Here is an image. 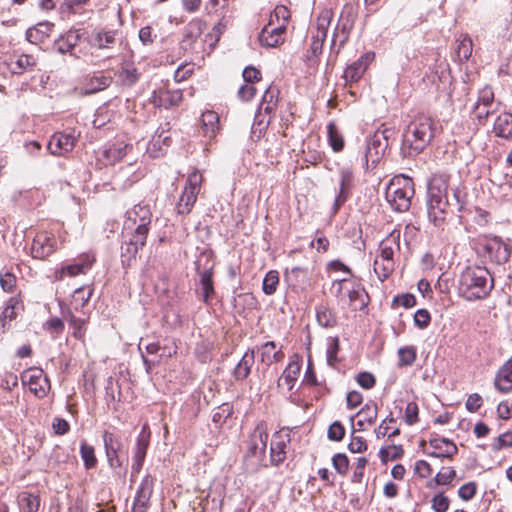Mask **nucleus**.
<instances>
[{
    "mask_svg": "<svg viewBox=\"0 0 512 512\" xmlns=\"http://www.w3.org/2000/svg\"><path fill=\"white\" fill-rule=\"evenodd\" d=\"M451 176L445 172H436L427 182L426 209L428 219L436 227L445 224L451 203L448 199V190L451 189L453 199L458 211H462L465 205L466 194L459 185L451 186Z\"/></svg>",
    "mask_w": 512,
    "mask_h": 512,
    "instance_id": "obj_1",
    "label": "nucleus"
},
{
    "mask_svg": "<svg viewBox=\"0 0 512 512\" xmlns=\"http://www.w3.org/2000/svg\"><path fill=\"white\" fill-rule=\"evenodd\" d=\"M434 121L421 115L412 120L402 135L401 154L413 157L421 153L434 137Z\"/></svg>",
    "mask_w": 512,
    "mask_h": 512,
    "instance_id": "obj_2",
    "label": "nucleus"
},
{
    "mask_svg": "<svg viewBox=\"0 0 512 512\" xmlns=\"http://www.w3.org/2000/svg\"><path fill=\"white\" fill-rule=\"evenodd\" d=\"M494 288V279L486 267H467L459 280V294L467 301L487 298Z\"/></svg>",
    "mask_w": 512,
    "mask_h": 512,
    "instance_id": "obj_3",
    "label": "nucleus"
},
{
    "mask_svg": "<svg viewBox=\"0 0 512 512\" xmlns=\"http://www.w3.org/2000/svg\"><path fill=\"white\" fill-rule=\"evenodd\" d=\"M414 194L413 180L408 176L399 175L390 180L385 197L393 210L405 212L410 208Z\"/></svg>",
    "mask_w": 512,
    "mask_h": 512,
    "instance_id": "obj_4",
    "label": "nucleus"
},
{
    "mask_svg": "<svg viewBox=\"0 0 512 512\" xmlns=\"http://www.w3.org/2000/svg\"><path fill=\"white\" fill-rule=\"evenodd\" d=\"M214 261L211 252H203L196 261V271L199 276L196 292L206 304L215 296L213 281Z\"/></svg>",
    "mask_w": 512,
    "mask_h": 512,
    "instance_id": "obj_5",
    "label": "nucleus"
},
{
    "mask_svg": "<svg viewBox=\"0 0 512 512\" xmlns=\"http://www.w3.org/2000/svg\"><path fill=\"white\" fill-rule=\"evenodd\" d=\"M395 129L381 125L373 135L367 139L365 161L375 166L384 156L389 147V140L395 137Z\"/></svg>",
    "mask_w": 512,
    "mask_h": 512,
    "instance_id": "obj_6",
    "label": "nucleus"
},
{
    "mask_svg": "<svg viewBox=\"0 0 512 512\" xmlns=\"http://www.w3.org/2000/svg\"><path fill=\"white\" fill-rule=\"evenodd\" d=\"M333 287H337L336 295L343 299L345 296L349 299V304L353 310H363L369 302V296L362 284L342 278L334 281Z\"/></svg>",
    "mask_w": 512,
    "mask_h": 512,
    "instance_id": "obj_7",
    "label": "nucleus"
},
{
    "mask_svg": "<svg viewBox=\"0 0 512 512\" xmlns=\"http://www.w3.org/2000/svg\"><path fill=\"white\" fill-rule=\"evenodd\" d=\"M202 184V175L198 171L192 172L186 181L184 190L176 204V211L180 215H187L191 212Z\"/></svg>",
    "mask_w": 512,
    "mask_h": 512,
    "instance_id": "obj_8",
    "label": "nucleus"
},
{
    "mask_svg": "<svg viewBox=\"0 0 512 512\" xmlns=\"http://www.w3.org/2000/svg\"><path fill=\"white\" fill-rule=\"evenodd\" d=\"M206 27L203 20L195 18L191 20L184 28L183 38L180 42V48L184 52L200 53L204 47V41L201 36Z\"/></svg>",
    "mask_w": 512,
    "mask_h": 512,
    "instance_id": "obj_9",
    "label": "nucleus"
},
{
    "mask_svg": "<svg viewBox=\"0 0 512 512\" xmlns=\"http://www.w3.org/2000/svg\"><path fill=\"white\" fill-rule=\"evenodd\" d=\"M355 18L356 11L354 7L348 4L345 5L332 36V47H335L338 44L337 53L348 41L350 31L355 23Z\"/></svg>",
    "mask_w": 512,
    "mask_h": 512,
    "instance_id": "obj_10",
    "label": "nucleus"
},
{
    "mask_svg": "<svg viewBox=\"0 0 512 512\" xmlns=\"http://www.w3.org/2000/svg\"><path fill=\"white\" fill-rule=\"evenodd\" d=\"M355 187V177L353 169L342 167L339 169V190L335 196L332 206V214L335 215L345 202L351 197L352 190Z\"/></svg>",
    "mask_w": 512,
    "mask_h": 512,
    "instance_id": "obj_11",
    "label": "nucleus"
},
{
    "mask_svg": "<svg viewBox=\"0 0 512 512\" xmlns=\"http://www.w3.org/2000/svg\"><path fill=\"white\" fill-rule=\"evenodd\" d=\"M23 384L38 398H44L50 390V381L41 368L32 367L21 374Z\"/></svg>",
    "mask_w": 512,
    "mask_h": 512,
    "instance_id": "obj_12",
    "label": "nucleus"
},
{
    "mask_svg": "<svg viewBox=\"0 0 512 512\" xmlns=\"http://www.w3.org/2000/svg\"><path fill=\"white\" fill-rule=\"evenodd\" d=\"M268 437L266 423H258L249 437L247 455L262 461L266 454Z\"/></svg>",
    "mask_w": 512,
    "mask_h": 512,
    "instance_id": "obj_13",
    "label": "nucleus"
},
{
    "mask_svg": "<svg viewBox=\"0 0 512 512\" xmlns=\"http://www.w3.org/2000/svg\"><path fill=\"white\" fill-rule=\"evenodd\" d=\"M483 249L490 259L497 264L508 262L511 256V247L499 236L487 238Z\"/></svg>",
    "mask_w": 512,
    "mask_h": 512,
    "instance_id": "obj_14",
    "label": "nucleus"
},
{
    "mask_svg": "<svg viewBox=\"0 0 512 512\" xmlns=\"http://www.w3.org/2000/svg\"><path fill=\"white\" fill-rule=\"evenodd\" d=\"M290 431L281 429L273 434L270 445L271 464L278 466L286 459V448L290 443Z\"/></svg>",
    "mask_w": 512,
    "mask_h": 512,
    "instance_id": "obj_15",
    "label": "nucleus"
},
{
    "mask_svg": "<svg viewBox=\"0 0 512 512\" xmlns=\"http://www.w3.org/2000/svg\"><path fill=\"white\" fill-rule=\"evenodd\" d=\"M76 141L77 139L72 133L55 132L51 136L47 148L55 156H64L74 149Z\"/></svg>",
    "mask_w": 512,
    "mask_h": 512,
    "instance_id": "obj_16",
    "label": "nucleus"
},
{
    "mask_svg": "<svg viewBox=\"0 0 512 512\" xmlns=\"http://www.w3.org/2000/svg\"><path fill=\"white\" fill-rule=\"evenodd\" d=\"M94 261L95 258L93 256H90L88 254L82 255L77 260H75L74 263L66 265L59 270H56L55 278L57 280H62L65 277V275L73 277L82 273H86V271L92 267Z\"/></svg>",
    "mask_w": 512,
    "mask_h": 512,
    "instance_id": "obj_17",
    "label": "nucleus"
},
{
    "mask_svg": "<svg viewBox=\"0 0 512 512\" xmlns=\"http://www.w3.org/2000/svg\"><path fill=\"white\" fill-rule=\"evenodd\" d=\"M55 239L47 233H38L31 245V254L34 258L45 259L51 255L55 248Z\"/></svg>",
    "mask_w": 512,
    "mask_h": 512,
    "instance_id": "obj_18",
    "label": "nucleus"
},
{
    "mask_svg": "<svg viewBox=\"0 0 512 512\" xmlns=\"http://www.w3.org/2000/svg\"><path fill=\"white\" fill-rule=\"evenodd\" d=\"M272 26L268 24L260 32L259 41L262 46L273 48L284 42L285 27L283 25Z\"/></svg>",
    "mask_w": 512,
    "mask_h": 512,
    "instance_id": "obj_19",
    "label": "nucleus"
},
{
    "mask_svg": "<svg viewBox=\"0 0 512 512\" xmlns=\"http://www.w3.org/2000/svg\"><path fill=\"white\" fill-rule=\"evenodd\" d=\"M374 59L373 53H365L357 61L349 65L344 71V78L347 82H357L365 73L368 65Z\"/></svg>",
    "mask_w": 512,
    "mask_h": 512,
    "instance_id": "obj_20",
    "label": "nucleus"
},
{
    "mask_svg": "<svg viewBox=\"0 0 512 512\" xmlns=\"http://www.w3.org/2000/svg\"><path fill=\"white\" fill-rule=\"evenodd\" d=\"M23 309V304L17 297H11L7 301L4 310L0 314V328L3 333L10 328V322L16 319Z\"/></svg>",
    "mask_w": 512,
    "mask_h": 512,
    "instance_id": "obj_21",
    "label": "nucleus"
},
{
    "mask_svg": "<svg viewBox=\"0 0 512 512\" xmlns=\"http://www.w3.org/2000/svg\"><path fill=\"white\" fill-rule=\"evenodd\" d=\"M153 98L155 105L168 109L181 103L182 91L180 89H160L158 92H154Z\"/></svg>",
    "mask_w": 512,
    "mask_h": 512,
    "instance_id": "obj_22",
    "label": "nucleus"
},
{
    "mask_svg": "<svg viewBox=\"0 0 512 512\" xmlns=\"http://www.w3.org/2000/svg\"><path fill=\"white\" fill-rule=\"evenodd\" d=\"M494 385L502 393L512 391V358L504 363L496 374Z\"/></svg>",
    "mask_w": 512,
    "mask_h": 512,
    "instance_id": "obj_23",
    "label": "nucleus"
},
{
    "mask_svg": "<svg viewBox=\"0 0 512 512\" xmlns=\"http://www.w3.org/2000/svg\"><path fill=\"white\" fill-rule=\"evenodd\" d=\"M255 363V351L254 349L247 350L240 361L237 363L236 367L233 371V376L236 381H243L246 379L250 372L251 368Z\"/></svg>",
    "mask_w": 512,
    "mask_h": 512,
    "instance_id": "obj_24",
    "label": "nucleus"
},
{
    "mask_svg": "<svg viewBox=\"0 0 512 512\" xmlns=\"http://www.w3.org/2000/svg\"><path fill=\"white\" fill-rule=\"evenodd\" d=\"M128 221L132 222L136 227L138 224H144L149 227L152 219V213L148 205H135L131 210L127 211Z\"/></svg>",
    "mask_w": 512,
    "mask_h": 512,
    "instance_id": "obj_25",
    "label": "nucleus"
},
{
    "mask_svg": "<svg viewBox=\"0 0 512 512\" xmlns=\"http://www.w3.org/2000/svg\"><path fill=\"white\" fill-rule=\"evenodd\" d=\"M283 358L284 353L281 349L276 350L274 341H268L260 348V361L268 366L274 362H280Z\"/></svg>",
    "mask_w": 512,
    "mask_h": 512,
    "instance_id": "obj_26",
    "label": "nucleus"
},
{
    "mask_svg": "<svg viewBox=\"0 0 512 512\" xmlns=\"http://www.w3.org/2000/svg\"><path fill=\"white\" fill-rule=\"evenodd\" d=\"M300 369L301 367L298 361H290L283 374L278 379V386H286L289 391L292 390L299 376Z\"/></svg>",
    "mask_w": 512,
    "mask_h": 512,
    "instance_id": "obj_27",
    "label": "nucleus"
},
{
    "mask_svg": "<svg viewBox=\"0 0 512 512\" xmlns=\"http://www.w3.org/2000/svg\"><path fill=\"white\" fill-rule=\"evenodd\" d=\"M493 131L498 137L510 138L512 136V114L506 112L500 114L494 122Z\"/></svg>",
    "mask_w": 512,
    "mask_h": 512,
    "instance_id": "obj_28",
    "label": "nucleus"
},
{
    "mask_svg": "<svg viewBox=\"0 0 512 512\" xmlns=\"http://www.w3.org/2000/svg\"><path fill=\"white\" fill-rule=\"evenodd\" d=\"M201 122L203 132L209 138L214 137L220 129L219 116L214 111L207 110L204 113H202Z\"/></svg>",
    "mask_w": 512,
    "mask_h": 512,
    "instance_id": "obj_29",
    "label": "nucleus"
},
{
    "mask_svg": "<svg viewBox=\"0 0 512 512\" xmlns=\"http://www.w3.org/2000/svg\"><path fill=\"white\" fill-rule=\"evenodd\" d=\"M131 149L132 146L119 142L104 150L103 158L106 160L108 164L113 165L116 162L120 161L124 156H126L128 150Z\"/></svg>",
    "mask_w": 512,
    "mask_h": 512,
    "instance_id": "obj_30",
    "label": "nucleus"
},
{
    "mask_svg": "<svg viewBox=\"0 0 512 512\" xmlns=\"http://www.w3.org/2000/svg\"><path fill=\"white\" fill-rule=\"evenodd\" d=\"M429 444L435 450L441 449L442 448V444L451 447V451H445L443 453H438V452L427 453L429 456L435 457V458H451L458 451L457 446L451 440H449L447 438L434 437V438H431L429 440Z\"/></svg>",
    "mask_w": 512,
    "mask_h": 512,
    "instance_id": "obj_31",
    "label": "nucleus"
},
{
    "mask_svg": "<svg viewBox=\"0 0 512 512\" xmlns=\"http://www.w3.org/2000/svg\"><path fill=\"white\" fill-rule=\"evenodd\" d=\"M37 64V60L33 55L22 54L17 60L11 63V71L14 74H23L26 71H32Z\"/></svg>",
    "mask_w": 512,
    "mask_h": 512,
    "instance_id": "obj_32",
    "label": "nucleus"
},
{
    "mask_svg": "<svg viewBox=\"0 0 512 512\" xmlns=\"http://www.w3.org/2000/svg\"><path fill=\"white\" fill-rule=\"evenodd\" d=\"M149 442L150 432L148 430V426L144 425L136 441L133 459L145 460Z\"/></svg>",
    "mask_w": 512,
    "mask_h": 512,
    "instance_id": "obj_33",
    "label": "nucleus"
},
{
    "mask_svg": "<svg viewBox=\"0 0 512 512\" xmlns=\"http://www.w3.org/2000/svg\"><path fill=\"white\" fill-rule=\"evenodd\" d=\"M112 78L103 74L92 76L86 83V93L92 94L102 91L110 86Z\"/></svg>",
    "mask_w": 512,
    "mask_h": 512,
    "instance_id": "obj_34",
    "label": "nucleus"
},
{
    "mask_svg": "<svg viewBox=\"0 0 512 512\" xmlns=\"http://www.w3.org/2000/svg\"><path fill=\"white\" fill-rule=\"evenodd\" d=\"M286 281L293 286H301L308 281V270L303 267H292L285 272Z\"/></svg>",
    "mask_w": 512,
    "mask_h": 512,
    "instance_id": "obj_35",
    "label": "nucleus"
},
{
    "mask_svg": "<svg viewBox=\"0 0 512 512\" xmlns=\"http://www.w3.org/2000/svg\"><path fill=\"white\" fill-rule=\"evenodd\" d=\"M278 96H279L278 88H276L274 86H269L265 90L264 95L262 97L260 109L264 110L266 113H271L277 105Z\"/></svg>",
    "mask_w": 512,
    "mask_h": 512,
    "instance_id": "obj_36",
    "label": "nucleus"
},
{
    "mask_svg": "<svg viewBox=\"0 0 512 512\" xmlns=\"http://www.w3.org/2000/svg\"><path fill=\"white\" fill-rule=\"evenodd\" d=\"M115 35V31L97 32L89 41V44L91 47H96L98 49L109 48L116 40Z\"/></svg>",
    "mask_w": 512,
    "mask_h": 512,
    "instance_id": "obj_37",
    "label": "nucleus"
},
{
    "mask_svg": "<svg viewBox=\"0 0 512 512\" xmlns=\"http://www.w3.org/2000/svg\"><path fill=\"white\" fill-rule=\"evenodd\" d=\"M140 75L141 74L135 67L132 65H126L121 68L118 77L122 85L132 87L139 81Z\"/></svg>",
    "mask_w": 512,
    "mask_h": 512,
    "instance_id": "obj_38",
    "label": "nucleus"
},
{
    "mask_svg": "<svg viewBox=\"0 0 512 512\" xmlns=\"http://www.w3.org/2000/svg\"><path fill=\"white\" fill-rule=\"evenodd\" d=\"M327 131H328V140L329 143L335 152H340L344 148V139L340 131L338 130L335 123L330 122L327 125Z\"/></svg>",
    "mask_w": 512,
    "mask_h": 512,
    "instance_id": "obj_39",
    "label": "nucleus"
},
{
    "mask_svg": "<svg viewBox=\"0 0 512 512\" xmlns=\"http://www.w3.org/2000/svg\"><path fill=\"white\" fill-rule=\"evenodd\" d=\"M80 455L86 469H93L97 465V458L95 456V449L93 446L87 444L85 440L80 445Z\"/></svg>",
    "mask_w": 512,
    "mask_h": 512,
    "instance_id": "obj_40",
    "label": "nucleus"
},
{
    "mask_svg": "<svg viewBox=\"0 0 512 512\" xmlns=\"http://www.w3.org/2000/svg\"><path fill=\"white\" fill-rule=\"evenodd\" d=\"M398 356L399 367L412 366L417 358L416 348L414 346L401 347L398 350Z\"/></svg>",
    "mask_w": 512,
    "mask_h": 512,
    "instance_id": "obj_41",
    "label": "nucleus"
},
{
    "mask_svg": "<svg viewBox=\"0 0 512 512\" xmlns=\"http://www.w3.org/2000/svg\"><path fill=\"white\" fill-rule=\"evenodd\" d=\"M404 450L401 445H389L382 447L379 451V457L382 463H387L389 460H397L402 458Z\"/></svg>",
    "mask_w": 512,
    "mask_h": 512,
    "instance_id": "obj_42",
    "label": "nucleus"
},
{
    "mask_svg": "<svg viewBox=\"0 0 512 512\" xmlns=\"http://www.w3.org/2000/svg\"><path fill=\"white\" fill-rule=\"evenodd\" d=\"M374 272L377 274L380 281L386 280L394 271L395 263L386 262L385 260L376 258L374 261Z\"/></svg>",
    "mask_w": 512,
    "mask_h": 512,
    "instance_id": "obj_43",
    "label": "nucleus"
},
{
    "mask_svg": "<svg viewBox=\"0 0 512 512\" xmlns=\"http://www.w3.org/2000/svg\"><path fill=\"white\" fill-rule=\"evenodd\" d=\"M316 319L322 327H334L336 325V317L334 313L325 306L317 308Z\"/></svg>",
    "mask_w": 512,
    "mask_h": 512,
    "instance_id": "obj_44",
    "label": "nucleus"
},
{
    "mask_svg": "<svg viewBox=\"0 0 512 512\" xmlns=\"http://www.w3.org/2000/svg\"><path fill=\"white\" fill-rule=\"evenodd\" d=\"M54 27L53 23L43 22L38 23L36 27L27 31V37L29 40L35 38L36 40H43L44 37H48Z\"/></svg>",
    "mask_w": 512,
    "mask_h": 512,
    "instance_id": "obj_45",
    "label": "nucleus"
},
{
    "mask_svg": "<svg viewBox=\"0 0 512 512\" xmlns=\"http://www.w3.org/2000/svg\"><path fill=\"white\" fill-rule=\"evenodd\" d=\"M169 130V123L161 125L160 128L156 131V134L153 136L148 149L150 150L151 147L155 148L156 146H158L159 150H161V143L164 144L165 146H169L170 136L167 134Z\"/></svg>",
    "mask_w": 512,
    "mask_h": 512,
    "instance_id": "obj_46",
    "label": "nucleus"
},
{
    "mask_svg": "<svg viewBox=\"0 0 512 512\" xmlns=\"http://www.w3.org/2000/svg\"><path fill=\"white\" fill-rule=\"evenodd\" d=\"M378 415V406L374 401H369L364 407L357 413L359 418L366 421L368 425L375 423Z\"/></svg>",
    "mask_w": 512,
    "mask_h": 512,
    "instance_id": "obj_47",
    "label": "nucleus"
},
{
    "mask_svg": "<svg viewBox=\"0 0 512 512\" xmlns=\"http://www.w3.org/2000/svg\"><path fill=\"white\" fill-rule=\"evenodd\" d=\"M155 479L151 475H146L136 491V497L150 499L154 490Z\"/></svg>",
    "mask_w": 512,
    "mask_h": 512,
    "instance_id": "obj_48",
    "label": "nucleus"
},
{
    "mask_svg": "<svg viewBox=\"0 0 512 512\" xmlns=\"http://www.w3.org/2000/svg\"><path fill=\"white\" fill-rule=\"evenodd\" d=\"M396 422V419L392 417V415L385 418L382 423L375 429L376 437L383 438L385 436H388L389 438H393L395 436H398L400 434V429L395 428L392 432H389L390 425L388 423H394Z\"/></svg>",
    "mask_w": 512,
    "mask_h": 512,
    "instance_id": "obj_49",
    "label": "nucleus"
},
{
    "mask_svg": "<svg viewBox=\"0 0 512 512\" xmlns=\"http://www.w3.org/2000/svg\"><path fill=\"white\" fill-rule=\"evenodd\" d=\"M148 232L149 227H146L144 224H138L128 242L141 249L146 244Z\"/></svg>",
    "mask_w": 512,
    "mask_h": 512,
    "instance_id": "obj_50",
    "label": "nucleus"
},
{
    "mask_svg": "<svg viewBox=\"0 0 512 512\" xmlns=\"http://www.w3.org/2000/svg\"><path fill=\"white\" fill-rule=\"evenodd\" d=\"M140 249L132 243L125 241L121 246V262L124 267H129L131 261L136 259V255Z\"/></svg>",
    "mask_w": 512,
    "mask_h": 512,
    "instance_id": "obj_51",
    "label": "nucleus"
},
{
    "mask_svg": "<svg viewBox=\"0 0 512 512\" xmlns=\"http://www.w3.org/2000/svg\"><path fill=\"white\" fill-rule=\"evenodd\" d=\"M279 284V274L275 270L269 271L264 279L262 289L266 295H272L276 292L277 286Z\"/></svg>",
    "mask_w": 512,
    "mask_h": 512,
    "instance_id": "obj_52",
    "label": "nucleus"
},
{
    "mask_svg": "<svg viewBox=\"0 0 512 512\" xmlns=\"http://www.w3.org/2000/svg\"><path fill=\"white\" fill-rule=\"evenodd\" d=\"M290 18V12L284 5H278L274 11L270 14L269 25H274V21L278 22V25H283L286 28L288 19Z\"/></svg>",
    "mask_w": 512,
    "mask_h": 512,
    "instance_id": "obj_53",
    "label": "nucleus"
},
{
    "mask_svg": "<svg viewBox=\"0 0 512 512\" xmlns=\"http://www.w3.org/2000/svg\"><path fill=\"white\" fill-rule=\"evenodd\" d=\"M473 43L471 38L468 36L463 37L459 40L456 48V54L460 61H467L472 54Z\"/></svg>",
    "mask_w": 512,
    "mask_h": 512,
    "instance_id": "obj_54",
    "label": "nucleus"
},
{
    "mask_svg": "<svg viewBox=\"0 0 512 512\" xmlns=\"http://www.w3.org/2000/svg\"><path fill=\"white\" fill-rule=\"evenodd\" d=\"M395 244L399 247V245L396 243V240L394 237L388 238L385 241L381 242L380 244V254L377 258L385 260L386 262H394L393 255H394V248L393 245Z\"/></svg>",
    "mask_w": 512,
    "mask_h": 512,
    "instance_id": "obj_55",
    "label": "nucleus"
},
{
    "mask_svg": "<svg viewBox=\"0 0 512 512\" xmlns=\"http://www.w3.org/2000/svg\"><path fill=\"white\" fill-rule=\"evenodd\" d=\"M19 502L25 512H37L40 506L39 497L33 494H23Z\"/></svg>",
    "mask_w": 512,
    "mask_h": 512,
    "instance_id": "obj_56",
    "label": "nucleus"
},
{
    "mask_svg": "<svg viewBox=\"0 0 512 512\" xmlns=\"http://www.w3.org/2000/svg\"><path fill=\"white\" fill-rule=\"evenodd\" d=\"M456 477V471L452 467H442L436 474L434 482L436 485H449Z\"/></svg>",
    "mask_w": 512,
    "mask_h": 512,
    "instance_id": "obj_57",
    "label": "nucleus"
},
{
    "mask_svg": "<svg viewBox=\"0 0 512 512\" xmlns=\"http://www.w3.org/2000/svg\"><path fill=\"white\" fill-rule=\"evenodd\" d=\"M332 465L338 474L345 476L349 470V459L344 453H337L332 458Z\"/></svg>",
    "mask_w": 512,
    "mask_h": 512,
    "instance_id": "obj_58",
    "label": "nucleus"
},
{
    "mask_svg": "<svg viewBox=\"0 0 512 512\" xmlns=\"http://www.w3.org/2000/svg\"><path fill=\"white\" fill-rule=\"evenodd\" d=\"M105 450H121V438L109 430H105L102 435Z\"/></svg>",
    "mask_w": 512,
    "mask_h": 512,
    "instance_id": "obj_59",
    "label": "nucleus"
},
{
    "mask_svg": "<svg viewBox=\"0 0 512 512\" xmlns=\"http://www.w3.org/2000/svg\"><path fill=\"white\" fill-rule=\"evenodd\" d=\"M368 445L362 436L355 435V430L351 434V439L348 444V449L351 453H363L367 450Z\"/></svg>",
    "mask_w": 512,
    "mask_h": 512,
    "instance_id": "obj_60",
    "label": "nucleus"
},
{
    "mask_svg": "<svg viewBox=\"0 0 512 512\" xmlns=\"http://www.w3.org/2000/svg\"><path fill=\"white\" fill-rule=\"evenodd\" d=\"M331 19L332 12L330 10L323 11L317 19V31L321 33L322 39H325L327 36V31L330 26Z\"/></svg>",
    "mask_w": 512,
    "mask_h": 512,
    "instance_id": "obj_61",
    "label": "nucleus"
},
{
    "mask_svg": "<svg viewBox=\"0 0 512 512\" xmlns=\"http://www.w3.org/2000/svg\"><path fill=\"white\" fill-rule=\"evenodd\" d=\"M419 408L417 403L409 402L405 408L404 420L409 425L412 426L419 421Z\"/></svg>",
    "mask_w": 512,
    "mask_h": 512,
    "instance_id": "obj_62",
    "label": "nucleus"
},
{
    "mask_svg": "<svg viewBox=\"0 0 512 512\" xmlns=\"http://www.w3.org/2000/svg\"><path fill=\"white\" fill-rule=\"evenodd\" d=\"M327 435L332 441H341L345 436V428L339 421H335L329 426Z\"/></svg>",
    "mask_w": 512,
    "mask_h": 512,
    "instance_id": "obj_63",
    "label": "nucleus"
},
{
    "mask_svg": "<svg viewBox=\"0 0 512 512\" xmlns=\"http://www.w3.org/2000/svg\"><path fill=\"white\" fill-rule=\"evenodd\" d=\"M512 446V432L507 431L496 438L495 443L492 444V449L494 451H499L504 447Z\"/></svg>",
    "mask_w": 512,
    "mask_h": 512,
    "instance_id": "obj_64",
    "label": "nucleus"
}]
</instances>
